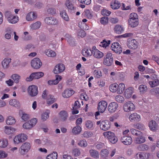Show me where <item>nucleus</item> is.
I'll use <instances>...</instances> for the list:
<instances>
[{"instance_id":"1","label":"nucleus","mask_w":159,"mask_h":159,"mask_svg":"<svg viewBox=\"0 0 159 159\" xmlns=\"http://www.w3.org/2000/svg\"><path fill=\"white\" fill-rule=\"evenodd\" d=\"M5 16L8 22L11 24H15L19 21L18 17L13 15L10 11H6Z\"/></svg>"},{"instance_id":"2","label":"nucleus","mask_w":159,"mask_h":159,"mask_svg":"<svg viewBox=\"0 0 159 159\" xmlns=\"http://www.w3.org/2000/svg\"><path fill=\"white\" fill-rule=\"evenodd\" d=\"M44 75V73L42 72H34L32 73L26 79L27 81H30L35 79H39Z\"/></svg>"},{"instance_id":"3","label":"nucleus","mask_w":159,"mask_h":159,"mask_svg":"<svg viewBox=\"0 0 159 159\" xmlns=\"http://www.w3.org/2000/svg\"><path fill=\"white\" fill-rule=\"evenodd\" d=\"M31 148V144L29 142H26L23 143L20 147V152L22 155H25L27 152Z\"/></svg>"},{"instance_id":"4","label":"nucleus","mask_w":159,"mask_h":159,"mask_svg":"<svg viewBox=\"0 0 159 159\" xmlns=\"http://www.w3.org/2000/svg\"><path fill=\"white\" fill-rule=\"evenodd\" d=\"M37 119L34 118L30 121L25 123L22 125L23 127L26 129H30L34 126L37 122Z\"/></svg>"},{"instance_id":"5","label":"nucleus","mask_w":159,"mask_h":159,"mask_svg":"<svg viewBox=\"0 0 159 159\" xmlns=\"http://www.w3.org/2000/svg\"><path fill=\"white\" fill-rule=\"evenodd\" d=\"M27 139V136L24 134H19L14 138V141L15 143L18 144L24 142Z\"/></svg>"},{"instance_id":"6","label":"nucleus","mask_w":159,"mask_h":159,"mask_svg":"<svg viewBox=\"0 0 159 159\" xmlns=\"http://www.w3.org/2000/svg\"><path fill=\"white\" fill-rule=\"evenodd\" d=\"M135 107L134 105L130 101L125 103L123 106V110L125 112H129L134 111Z\"/></svg>"},{"instance_id":"7","label":"nucleus","mask_w":159,"mask_h":159,"mask_svg":"<svg viewBox=\"0 0 159 159\" xmlns=\"http://www.w3.org/2000/svg\"><path fill=\"white\" fill-rule=\"evenodd\" d=\"M28 93L32 97L35 96L38 93V87L35 85L29 86L28 89Z\"/></svg>"},{"instance_id":"8","label":"nucleus","mask_w":159,"mask_h":159,"mask_svg":"<svg viewBox=\"0 0 159 159\" xmlns=\"http://www.w3.org/2000/svg\"><path fill=\"white\" fill-rule=\"evenodd\" d=\"M31 64L33 68L37 69H39L42 66V63L39 58L36 57L31 60Z\"/></svg>"},{"instance_id":"9","label":"nucleus","mask_w":159,"mask_h":159,"mask_svg":"<svg viewBox=\"0 0 159 159\" xmlns=\"http://www.w3.org/2000/svg\"><path fill=\"white\" fill-rule=\"evenodd\" d=\"M111 49L115 53L120 54L122 52V48L121 45L118 42L113 43L111 45Z\"/></svg>"},{"instance_id":"10","label":"nucleus","mask_w":159,"mask_h":159,"mask_svg":"<svg viewBox=\"0 0 159 159\" xmlns=\"http://www.w3.org/2000/svg\"><path fill=\"white\" fill-rule=\"evenodd\" d=\"M59 120L61 122L66 121L68 118L69 115L67 112L65 110H62L58 114Z\"/></svg>"},{"instance_id":"11","label":"nucleus","mask_w":159,"mask_h":159,"mask_svg":"<svg viewBox=\"0 0 159 159\" xmlns=\"http://www.w3.org/2000/svg\"><path fill=\"white\" fill-rule=\"evenodd\" d=\"M44 21L46 24L48 25H57L58 23L57 19L52 17H46L44 19Z\"/></svg>"},{"instance_id":"12","label":"nucleus","mask_w":159,"mask_h":159,"mask_svg":"<svg viewBox=\"0 0 159 159\" xmlns=\"http://www.w3.org/2000/svg\"><path fill=\"white\" fill-rule=\"evenodd\" d=\"M92 55L94 57L98 59L101 58L103 56V53L97 49L95 46L92 48Z\"/></svg>"},{"instance_id":"13","label":"nucleus","mask_w":159,"mask_h":159,"mask_svg":"<svg viewBox=\"0 0 159 159\" xmlns=\"http://www.w3.org/2000/svg\"><path fill=\"white\" fill-rule=\"evenodd\" d=\"M65 69V66L62 63H58L55 66L53 70L55 74H59L63 72Z\"/></svg>"},{"instance_id":"14","label":"nucleus","mask_w":159,"mask_h":159,"mask_svg":"<svg viewBox=\"0 0 159 159\" xmlns=\"http://www.w3.org/2000/svg\"><path fill=\"white\" fill-rule=\"evenodd\" d=\"M107 106V103L104 101H100L98 104V109L101 113H103L106 110Z\"/></svg>"},{"instance_id":"15","label":"nucleus","mask_w":159,"mask_h":159,"mask_svg":"<svg viewBox=\"0 0 159 159\" xmlns=\"http://www.w3.org/2000/svg\"><path fill=\"white\" fill-rule=\"evenodd\" d=\"M37 17V14L36 12L30 11L26 15L25 18L28 21H32L35 20Z\"/></svg>"},{"instance_id":"16","label":"nucleus","mask_w":159,"mask_h":159,"mask_svg":"<svg viewBox=\"0 0 159 159\" xmlns=\"http://www.w3.org/2000/svg\"><path fill=\"white\" fill-rule=\"evenodd\" d=\"M129 119L131 122H137L140 121V116L136 113H134L130 114L129 116Z\"/></svg>"},{"instance_id":"17","label":"nucleus","mask_w":159,"mask_h":159,"mask_svg":"<svg viewBox=\"0 0 159 159\" xmlns=\"http://www.w3.org/2000/svg\"><path fill=\"white\" fill-rule=\"evenodd\" d=\"M148 125L150 129L152 132H156L157 130L158 125L154 120H151L149 122Z\"/></svg>"},{"instance_id":"18","label":"nucleus","mask_w":159,"mask_h":159,"mask_svg":"<svg viewBox=\"0 0 159 159\" xmlns=\"http://www.w3.org/2000/svg\"><path fill=\"white\" fill-rule=\"evenodd\" d=\"M134 92V88L129 87L125 89L124 93V96L126 98H129L131 97Z\"/></svg>"},{"instance_id":"19","label":"nucleus","mask_w":159,"mask_h":159,"mask_svg":"<svg viewBox=\"0 0 159 159\" xmlns=\"http://www.w3.org/2000/svg\"><path fill=\"white\" fill-rule=\"evenodd\" d=\"M74 93V91L71 89H66L62 93L64 98H67L71 96Z\"/></svg>"},{"instance_id":"20","label":"nucleus","mask_w":159,"mask_h":159,"mask_svg":"<svg viewBox=\"0 0 159 159\" xmlns=\"http://www.w3.org/2000/svg\"><path fill=\"white\" fill-rule=\"evenodd\" d=\"M121 141L124 144L129 145L132 143V138L130 137L124 136L121 138Z\"/></svg>"},{"instance_id":"21","label":"nucleus","mask_w":159,"mask_h":159,"mask_svg":"<svg viewBox=\"0 0 159 159\" xmlns=\"http://www.w3.org/2000/svg\"><path fill=\"white\" fill-rule=\"evenodd\" d=\"M127 46L130 48L135 49L138 47V43L135 39H132L128 42Z\"/></svg>"},{"instance_id":"22","label":"nucleus","mask_w":159,"mask_h":159,"mask_svg":"<svg viewBox=\"0 0 159 159\" xmlns=\"http://www.w3.org/2000/svg\"><path fill=\"white\" fill-rule=\"evenodd\" d=\"M11 62V58L7 57L5 58L2 61V64L3 67L7 69L9 67V64Z\"/></svg>"},{"instance_id":"23","label":"nucleus","mask_w":159,"mask_h":159,"mask_svg":"<svg viewBox=\"0 0 159 159\" xmlns=\"http://www.w3.org/2000/svg\"><path fill=\"white\" fill-rule=\"evenodd\" d=\"M16 131V129L11 127L5 126L4 127V132L7 134H10L13 133Z\"/></svg>"},{"instance_id":"24","label":"nucleus","mask_w":159,"mask_h":159,"mask_svg":"<svg viewBox=\"0 0 159 159\" xmlns=\"http://www.w3.org/2000/svg\"><path fill=\"white\" fill-rule=\"evenodd\" d=\"M145 141V138L143 136H140L135 138L134 142L136 144H140L143 143Z\"/></svg>"},{"instance_id":"25","label":"nucleus","mask_w":159,"mask_h":159,"mask_svg":"<svg viewBox=\"0 0 159 159\" xmlns=\"http://www.w3.org/2000/svg\"><path fill=\"white\" fill-rule=\"evenodd\" d=\"M90 156L92 157L95 158H98L99 157V153L97 150L91 149L89 150Z\"/></svg>"},{"instance_id":"26","label":"nucleus","mask_w":159,"mask_h":159,"mask_svg":"<svg viewBox=\"0 0 159 159\" xmlns=\"http://www.w3.org/2000/svg\"><path fill=\"white\" fill-rule=\"evenodd\" d=\"M137 157L139 159H148L149 157V153L145 152H141L137 154Z\"/></svg>"},{"instance_id":"27","label":"nucleus","mask_w":159,"mask_h":159,"mask_svg":"<svg viewBox=\"0 0 159 159\" xmlns=\"http://www.w3.org/2000/svg\"><path fill=\"white\" fill-rule=\"evenodd\" d=\"M114 31L118 34H120L123 32L124 28L122 26L119 25H116L114 28Z\"/></svg>"},{"instance_id":"28","label":"nucleus","mask_w":159,"mask_h":159,"mask_svg":"<svg viewBox=\"0 0 159 159\" xmlns=\"http://www.w3.org/2000/svg\"><path fill=\"white\" fill-rule=\"evenodd\" d=\"M129 26L131 28H135L139 24V20H128Z\"/></svg>"},{"instance_id":"29","label":"nucleus","mask_w":159,"mask_h":159,"mask_svg":"<svg viewBox=\"0 0 159 159\" xmlns=\"http://www.w3.org/2000/svg\"><path fill=\"white\" fill-rule=\"evenodd\" d=\"M138 89L141 94H144L147 92L148 87L146 85L141 84L139 86Z\"/></svg>"},{"instance_id":"30","label":"nucleus","mask_w":159,"mask_h":159,"mask_svg":"<svg viewBox=\"0 0 159 159\" xmlns=\"http://www.w3.org/2000/svg\"><path fill=\"white\" fill-rule=\"evenodd\" d=\"M138 149L142 151H145L148 150L149 147V146L146 144H143L139 145L138 147Z\"/></svg>"},{"instance_id":"31","label":"nucleus","mask_w":159,"mask_h":159,"mask_svg":"<svg viewBox=\"0 0 159 159\" xmlns=\"http://www.w3.org/2000/svg\"><path fill=\"white\" fill-rule=\"evenodd\" d=\"M6 33L5 35L6 39H10L11 38V35L13 33V30L12 29L10 28L7 29L6 31Z\"/></svg>"},{"instance_id":"32","label":"nucleus","mask_w":159,"mask_h":159,"mask_svg":"<svg viewBox=\"0 0 159 159\" xmlns=\"http://www.w3.org/2000/svg\"><path fill=\"white\" fill-rule=\"evenodd\" d=\"M6 122L7 125H11L15 124L16 121L14 117L10 116L7 117Z\"/></svg>"},{"instance_id":"33","label":"nucleus","mask_w":159,"mask_h":159,"mask_svg":"<svg viewBox=\"0 0 159 159\" xmlns=\"http://www.w3.org/2000/svg\"><path fill=\"white\" fill-rule=\"evenodd\" d=\"M67 40L70 45L73 46L75 45V40L72 37L68 35H67Z\"/></svg>"},{"instance_id":"34","label":"nucleus","mask_w":159,"mask_h":159,"mask_svg":"<svg viewBox=\"0 0 159 159\" xmlns=\"http://www.w3.org/2000/svg\"><path fill=\"white\" fill-rule=\"evenodd\" d=\"M82 130L81 127L79 125L74 127L72 129V133L74 134H79Z\"/></svg>"},{"instance_id":"35","label":"nucleus","mask_w":159,"mask_h":159,"mask_svg":"<svg viewBox=\"0 0 159 159\" xmlns=\"http://www.w3.org/2000/svg\"><path fill=\"white\" fill-rule=\"evenodd\" d=\"M45 54L48 57H53L56 56L55 52L51 49H48L45 51Z\"/></svg>"},{"instance_id":"36","label":"nucleus","mask_w":159,"mask_h":159,"mask_svg":"<svg viewBox=\"0 0 159 159\" xmlns=\"http://www.w3.org/2000/svg\"><path fill=\"white\" fill-rule=\"evenodd\" d=\"M108 124L106 123L105 121H102L100 125V128L104 131H106L109 128V122L108 121Z\"/></svg>"},{"instance_id":"37","label":"nucleus","mask_w":159,"mask_h":159,"mask_svg":"<svg viewBox=\"0 0 159 159\" xmlns=\"http://www.w3.org/2000/svg\"><path fill=\"white\" fill-rule=\"evenodd\" d=\"M8 144V141L6 139H0V147L5 148L7 146Z\"/></svg>"},{"instance_id":"38","label":"nucleus","mask_w":159,"mask_h":159,"mask_svg":"<svg viewBox=\"0 0 159 159\" xmlns=\"http://www.w3.org/2000/svg\"><path fill=\"white\" fill-rule=\"evenodd\" d=\"M118 107V105L117 103L112 102L110 103V110L111 112H115Z\"/></svg>"},{"instance_id":"39","label":"nucleus","mask_w":159,"mask_h":159,"mask_svg":"<svg viewBox=\"0 0 159 159\" xmlns=\"http://www.w3.org/2000/svg\"><path fill=\"white\" fill-rule=\"evenodd\" d=\"M118 140L117 137L113 133L110 132V142L112 143H115Z\"/></svg>"},{"instance_id":"40","label":"nucleus","mask_w":159,"mask_h":159,"mask_svg":"<svg viewBox=\"0 0 159 159\" xmlns=\"http://www.w3.org/2000/svg\"><path fill=\"white\" fill-rule=\"evenodd\" d=\"M111 6L112 9H117L120 7V4L118 1H115L111 3Z\"/></svg>"},{"instance_id":"41","label":"nucleus","mask_w":159,"mask_h":159,"mask_svg":"<svg viewBox=\"0 0 159 159\" xmlns=\"http://www.w3.org/2000/svg\"><path fill=\"white\" fill-rule=\"evenodd\" d=\"M82 53L83 55L87 57L91 56L92 55V49L91 50L85 49L83 50Z\"/></svg>"},{"instance_id":"42","label":"nucleus","mask_w":159,"mask_h":159,"mask_svg":"<svg viewBox=\"0 0 159 159\" xmlns=\"http://www.w3.org/2000/svg\"><path fill=\"white\" fill-rule=\"evenodd\" d=\"M149 84L152 88L157 86L159 85V80L158 79H156L152 81H150Z\"/></svg>"},{"instance_id":"43","label":"nucleus","mask_w":159,"mask_h":159,"mask_svg":"<svg viewBox=\"0 0 159 159\" xmlns=\"http://www.w3.org/2000/svg\"><path fill=\"white\" fill-rule=\"evenodd\" d=\"M125 89V84L123 83H121L118 85L117 93L119 94H121Z\"/></svg>"},{"instance_id":"44","label":"nucleus","mask_w":159,"mask_h":159,"mask_svg":"<svg viewBox=\"0 0 159 159\" xmlns=\"http://www.w3.org/2000/svg\"><path fill=\"white\" fill-rule=\"evenodd\" d=\"M66 5L68 9L70 10L75 9V8L72 3V1L70 0H67L66 2Z\"/></svg>"},{"instance_id":"45","label":"nucleus","mask_w":159,"mask_h":159,"mask_svg":"<svg viewBox=\"0 0 159 159\" xmlns=\"http://www.w3.org/2000/svg\"><path fill=\"white\" fill-rule=\"evenodd\" d=\"M9 104L15 107H18L20 105L19 102L16 99L11 100L9 101Z\"/></svg>"},{"instance_id":"46","label":"nucleus","mask_w":159,"mask_h":159,"mask_svg":"<svg viewBox=\"0 0 159 159\" xmlns=\"http://www.w3.org/2000/svg\"><path fill=\"white\" fill-rule=\"evenodd\" d=\"M85 125L87 129H91L93 128L94 124L92 121L88 120L85 122Z\"/></svg>"},{"instance_id":"47","label":"nucleus","mask_w":159,"mask_h":159,"mask_svg":"<svg viewBox=\"0 0 159 159\" xmlns=\"http://www.w3.org/2000/svg\"><path fill=\"white\" fill-rule=\"evenodd\" d=\"M41 25V23L40 21H37L36 22L31 24L30 27L33 30H36L39 28Z\"/></svg>"},{"instance_id":"48","label":"nucleus","mask_w":159,"mask_h":159,"mask_svg":"<svg viewBox=\"0 0 159 159\" xmlns=\"http://www.w3.org/2000/svg\"><path fill=\"white\" fill-rule=\"evenodd\" d=\"M118 85L117 84H113L110 86V91L115 93L118 91Z\"/></svg>"},{"instance_id":"49","label":"nucleus","mask_w":159,"mask_h":159,"mask_svg":"<svg viewBox=\"0 0 159 159\" xmlns=\"http://www.w3.org/2000/svg\"><path fill=\"white\" fill-rule=\"evenodd\" d=\"M11 78L14 80L15 83H19L20 79V76L17 74H14L11 75Z\"/></svg>"},{"instance_id":"50","label":"nucleus","mask_w":159,"mask_h":159,"mask_svg":"<svg viewBox=\"0 0 159 159\" xmlns=\"http://www.w3.org/2000/svg\"><path fill=\"white\" fill-rule=\"evenodd\" d=\"M47 99V103L48 104H51L54 102V98L53 96L49 94L48 95Z\"/></svg>"},{"instance_id":"51","label":"nucleus","mask_w":159,"mask_h":159,"mask_svg":"<svg viewBox=\"0 0 159 159\" xmlns=\"http://www.w3.org/2000/svg\"><path fill=\"white\" fill-rule=\"evenodd\" d=\"M78 145L81 147L85 148L88 145L87 141L84 139L80 140L79 141L78 143Z\"/></svg>"},{"instance_id":"52","label":"nucleus","mask_w":159,"mask_h":159,"mask_svg":"<svg viewBox=\"0 0 159 159\" xmlns=\"http://www.w3.org/2000/svg\"><path fill=\"white\" fill-rule=\"evenodd\" d=\"M134 127L141 130H143L145 129V126L142 124L139 123H137L134 125Z\"/></svg>"},{"instance_id":"53","label":"nucleus","mask_w":159,"mask_h":159,"mask_svg":"<svg viewBox=\"0 0 159 159\" xmlns=\"http://www.w3.org/2000/svg\"><path fill=\"white\" fill-rule=\"evenodd\" d=\"M138 20V16L137 14L134 13H131L129 16V19L128 20Z\"/></svg>"},{"instance_id":"54","label":"nucleus","mask_w":159,"mask_h":159,"mask_svg":"<svg viewBox=\"0 0 159 159\" xmlns=\"http://www.w3.org/2000/svg\"><path fill=\"white\" fill-rule=\"evenodd\" d=\"M109 154L108 151L106 149L102 150L100 152V156L101 157H107Z\"/></svg>"},{"instance_id":"55","label":"nucleus","mask_w":159,"mask_h":159,"mask_svg":"<svg viewBox=\"0 0 159 159\" xmlns=\"http://www.w3.org/2000/svg\"><path fill=\"white\" fill-rule=\"evenodd\" d=\"M103 63L105 65L109 66V54L107 53L104 57Z\"/></svg>"},{"instance_id":"56","label":"nucleus","mask_w":159,"mask_h":159,"mask_svg":"<svg viewBox=\"0 0 159 159\" xmlns=\"http://www.w3.org/2000/svg\"><path fill=\"white\" fill-rule=\"evenodd\" d=\"M57 153L56 152H53L49 154L47 157V159H57Z\"/></svg>"},{"instance_id":"57","label":"nucleus","mask_w":159,"mask_h":159,"mask_svg":"<svg viewBox=\"0 0 159 159\" xmlns=\"http://www.w3.org/2000/svg\"><path fill=\"white\" fill-rule=\"evenodd\" d=\"M130 130L132 134L133 135L136 136H138L140 135L142 133L141 132L134 129H130Z\"/></svg>"},{"instance_id":"58","label":"nucleus","mask_w":159,"mask_h":159,"mask_svg":"<svg viewBox=\"0 0 159 159\" xmlns=\"http://www.w3.org/2000/svg\"><path fill=\"white\" fill-rule=\"evenodd\" d=\"M150 93L154 95L159 94V88L157 87L151 89Z\"/></svg>"},{"instance_id":"59","label":"nucleus","mask_w":159,"mask_h":159,"mask_svg":"<svg viewBox=\"0 0 159 159\" xmlns=\"http://www.w3.org/2000/svg\"><path fill=\"white\" fill-rule=\"evenodd\" d=\"M60 15L61 17L65 20L68 21L69 18L66 13L65 11H62L60 12Z\"/></svg>"},{"instance_id":"60","label":"nucleus","mask_w":159,"mask_h":159,"mask_svg":"<svg viewBox=\"0 0 159 159\" xmlns=\"http://www.w3.org/2000/svg\"><path fill=\"white\" fill-rule=\"evenodd\" d=\"M86 33L83 30H80L78 32L77 36L79 38H83L85 36Z\"/></svg>"},{"instance_id":"61","label":"nucleus","mask_w":159,"mask_h":159,"mask_svg":"<svg viewBox=\"0 0 159 159\" xmlns=\"http://www.w3.org/2000/svg\"><path fill=\"white\" fill-rule=\"evenodd\" d=\"M49 117V114L47 112L43 113L41 115V119L43 121H45Z\"/></svg>"},{"instance_id":"62","label":"nucleus","mask_w":159,"mask_h":159,"mask_svg":"<svg viewBox=\"0 0 159 159\" xmlns=\"http://www.w3.org/2000/svg\"><path fill=\"white\" fill-rule=\"evenodd\" d=\"M115 99L117 102L120 103L123 102L125 100L124 97L120 95H118L116 96Z\"/></svg>"},{"instance_id":"63","label":"nucleus","mask_w":159,"mask_h":159,"mask_svg":"<svg viewBox=\"0 0 159 159\" xmlns=\"http://www.w3.org/2000/svg\"><path fill=\"white\" fill-rule=\"evenodd\" d=\"M72 154L75 157H78L79 156L81 152L80 150L78 148L74 149L72 152Z\"/></svg>"},{"instance_id":"64","label":"nucleus","mask_w":159,"mask_h":159,"mask_svg":"<svg viewBox=\"0 0 159 159\" xmlns=\"http://www.w3.org/2000/svg\"><path fill=\"white\" fill-rule=\"evenodd\" d=\"M109 44V40H108L107 42L104 40L102 41V42L100 43L99 45L100 46H102L103 48H106V47L108 46Z\"/></svg>"}]
</instances>
